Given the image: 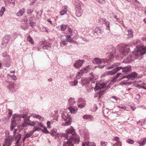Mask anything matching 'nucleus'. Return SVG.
I'll use <instances>...</instances> for the list:
<instances>
[{"label": "nucleus", "mask_w": 146, "mask_h": 146, "mask_svg": "<svg viewBox=\"0 0 146 146\" xmlns=\"http://www.w3.org/2000/svg\"><path fill=\"white\" fill-rule=\"evenodd\" d=\"M66 134H64V136H65L66 139L68 138V135L70 134V137L67 140L65 141L63 144V146H73V143H78L79 140L78 136L76 134L74 129L72 126H71L69 128L67 129L66 131Z\"/></svg>", "instance_id": "1"}, {"label": "nucleus", "mask_w": 146, "mask_h": 146, "mask_svg": "<svg viewBox=\"0 0 146 146\" xmlns=\"http://www.w3.org/2000/svg\"><path fill=\"white\" fill-rule=\"evenodd\" d=\"M66 29L67 30L65 32L66 34L68 35H66V38L60 42V45L62 46H64L66 45L68 42L70 43H73L74 42V41L72 39H71V36L72 35V30L68 27H67Z\"/></svg>", "instance_id": "2"}, {"label": "nucleus", "mask_w": 146, "mask_h": 146, "mask_svg": "<svg viewBox=\"0 0 146 146\" xmlns=\"http://www.w3.org/2000/svg\"><path fill=\"white\" fill-rule=\"evenodd\" d=\"M146 52V47L143 46H137V48L135 49L133 51V55L136 58L143 55Z\"/></svg>", "instance_id": "3"}, {"label": "nucleus", "mask_w": 146, "mask_h": 146, "mask_svg": "<svg viewBox=\"0 0 146 146\" xmlns=\"http://www.w3.org/2000/svg\"><path fill=\"white\" fill-rule=\"evenodd\" d=\"M114 56V55L113 54H111L109 56V59L108 61L106 59H102L98 58H95L93 59V62L94 63L98 64H100L102 63L105 64L106 62L109 63L112 60V59L113 58Z\"/></svg>", "instance_id": "4"}, {"label": "nucleus", "mask_w": 146, "mask_h": 146, "mask_svg": "<svg viewBox=\"0 0 146 146\" xmlns=\"http://www.w3.org/2000/svg\"><path fill=\"white\" fill-rule=\"evenodd\" d=\"M18 131L17 129H14L13 131V135L12 137L13 138V140L15 139L16 140V144L17 145H19V141L21 138V135L18 134L17 132Z\"/></svg>", "instance_id": "5"}, {"label": "nucleus", "mask_w": 146, "mask_h": 146, "mask_svg": "<svg viewBox=\"0 0 146 146\" xmlns=\"http://www.w3.org/2000/svg\"><path fill=\"white\" fill-rule=\"evenodd\" d=\"M91 66H88L84 68L81 70L80 72H78L76 75V78L77 79H79L82 74L90 72L91 69Z\"/></svg>", "instance_id": "6"}, {"label": "nucleus", "mask_w": 146, "mask_h": 146, "mask_svg": "<svg viewBox=\"0 0 146 146\" xmlns=\"http://www.w3.org/2000/svg\"><path fill=\"white\" fill-rule=\"evenodd\" d=\"M122 68V67L120 66L117 67L115 69H114L111 71L106 72L104 73V74L106 76H111L115 74L118 70Z\"/></svg>", "instance_id": "7"}, {"label": "nucleus", "mask_w": 146, "mask_h": 146, "mask_svg": "<svg viewBox=\"0 0 146 146\" xmlns=\"http://www.w3.org/2000/svg\"><path fill=\"white\" fill-rule=\"evenodd\" d=\"M62 117L64 120L66 121L64 123V125H69L71 124L72 119L70 116H68L67 117L64 114L62 115Z\"/></svg>", "instance_id": "8"}, {"label": "nucleus", "mask_w": 146, "mask_h": 146, "mask_svg": "<svg viewBox=\"0 0 146 146\" xmlns=\"http://www.w3.org/2000/svg\"><path fill=\"white\" fill-rule=\"evenodd\" d=\"M13 141V137H8L5 139V142L3 144H5V145H7V146H10Z\"/></svg>", "instance_id": "9"}, {"label": "nucleus", "mask_w": 146, "mask_h": 146, "mask_svg": "<svg viewBox=\"0 0 146 146\" xmlns=\"http://www.w3.org/2000/svg\"><path fill=\"white\" fill-rule=\"evenodd\" d=\"M107 83L105 84L104 83H98L96 84L95 89L98 90L101 89L106 87Z\"/></svg>", "instance_id": "10"}, {"label": "nucleus", "mask_w": 146, "mask_h": 146, "mask_svg": "<svg viewBox=\"0 0 146 146\" xmlns=\"http://www.w3.org/2000/svg\"><path fill=\"white\" fill-rule=\"evenodd\" d=\"M84 61H82L80 60L76 61L74 66L76 68L79 69L82 65Z\"/></svg>", "instance_id": "11"}, {"label": "nucleus", "mask_w": 146, "mask_h": 146, "mask_svg": "<svg viewBox=\"0 0 146 146\" xmlns=\"http://www.w3.org/2000/svg\"><path fill=\"white\" fill-rule=\"evenodd\" d=\"M68 109L72 114H75L77 112L78 108L76 106H72L69 107Z\"/></svg>", "instance_id": "12"}, {"label": "nucleus", "mask_w": 146, "mask_h": 146, "mask_svg": "<svg viewBox=\"0 0 146 146\" xmlns=\"http://www.w3.org/2000/svg\"><path fill=\"white\" fill-rule=\"evenodd\" d=\"M122 50L121 52L122 54L124 55H126L129 52V46L127 45L123 47Z\"/></svg>", "instance_id": "13"}, {"label": "nucleus", "mask_w": 146, "mask_h": 146, "mask_svg": "<svg viewBox=\"0 0 146 146\" xmlns=\"http://www.w3.org/2000/svg\"><path fill=\"white\" fill-rule=\"evenodd\" d=\"M137 74L135 72H133L131 74L127 76V79L131 80H133L135 78L137 77Z\"/></svg>", "instance_id": "14"}, {"label": "nucleus", "mask_w": 146, "mask_h": 146, "mask_svg": "<svg viewBox=\"0 0 146 146\" xmlns=\"http://www.w3.org/2000/svg\"><path fill=\"white\" fill-rule=\"evenodd\" d=\"M98 77L95 75L93 74V73H91L90 74V80L91 81H92V82L94 83L93 81L96 80L98 78Z\"/></svg>", "instance_id": "15"}, {"label": "nucleus", "mask_w": 146, "mask_h": 146, "mask_svg": "<svg viewBox=\"0 0 146 146\" xmlns=\"http://www.w3.org/2000/svg\"><path fill=\"white\" fill-rule=\"evenodd\" d=\"M82 146H96V145L94 142H87L83 143Z\"/></svg>", "instance_id": "16"}, {"label": "nucleus", "mask_w": 146, "mask_h": 146, "mask_svg": "<svg viewBox=\"0 0 146 146\" xmlns=\"http://www.w3.org/2000/svg\"><path fill=\"white\" fill-rule=\"evenodd\" d=\"M122 72H127L130 71L131 70V67L130 66H127L126 67L122 68Z\"/></svg>", "instance_id": "17"}, {"label": "nucleus", "mask_w": 146, "mask_h": 146, "mask_svg": "<svg viewBox=\"0 0 146 146\" xmlns=\"http://www.w3.org/2000/svg\"><path fill=\"white\" fill-rule=\"evenodd\" d=\"M75 103V102L74 99L71 98L68 100V105L71 106L73 105Z\"/></svg>", "instance_id": "18"}, {"label": "nucleus", "mask_w": 146, "mask_h": 146, "mask_svg": "<svg viewBox=\"0 0 146 146\" xmlns=\"http://www.w3.org/2000/svg\"><path fill=\"white\" fill-rule=\"evenodd\" d=\"M83 117L84 119H90L91 121H92L93 119V117L90 115H84Z\"/></svg>", "instance_id": "19"}, {"label": "nucleus", "mask_w": 146, "mask_h": 146, "mask_svg": "<svg viewBox=\"0 0 146 146\" xmlns=\"http://www.w3.org/2000/svg\"><path fill=\"white\" fill-rule=\"evenodd\" d=\"M136 87L139 88H142L146 90V84L144 83H142L141 85L137 84Z\"/></svg>", "instance_id": "20"}, {"label": "nucleus", "mask_w": 146, "mask_h": 146, "mask_svg": "<svg viewBox=\"0 0 146 146\" xmlns=\"http://www.w3.org/2000/svg\"><path fill=\"white\" fill-rule=\"evenodd\" d=\"M128 33L127 34L128 36L127 38H131L133 36V33L131 29H129L127 31Z\"/></svg>", "instance_id": "21"}, {"label": "nucleus", "mask_w": 146, "mask_h": 146, "mask_svg": "<svg viewBox=\"0 0 146 146\" xmlns=\"http://www.w3.org/2000/svg\"><path fill=\"white\" fill-rule=\"evenodd\" d=\"M10 39L9 36L8 35L5 36L3 38V40L5 43H7Z\"/></svg>", "instance_id": "22"}, {"label": "nucleus", "mask_w": 146, "mask_h": 146, "mask_svg": "<svg viewBox=\"0 0 146 146\" xmlns=\"http://www.w3.org/2000/svg\"><path fill=\"white\" fill-rule=\"evenodd\" d=\"M27 40L31 44H34V42L33 40L30 35L27 37Z\"/></svg>", "instance_id": "23"}, {"label": "nucleus", "mask_w": 146, "mask_h": 146, "mask_svg": "<svg viewBox=\"0 0 146 146\" xmlns=\"http://www.w3.org/2000/svg\"><path fill=\"white\" fill-rule=\"evenodd\" d=\"M16 125V122L14 121H12L11 125L10 128V130L11 131H12L14 128L15 127Z\"/></svg>", "instance_id": "24"}, {"label": "nucleus", "mask_w": 146, "mask_h": 146, "mask_svg": "<svg viewBox=\"0 0 146 146\" xmlns=\"http://www.w3.org/2000/svg\"><path fill=\"white\" fill-rule=\"evenodd\" d=\"M90 82V81L88 79L86 78L84 79L82 81V82L84 85L86 84H88Z\"/></svg>", "instance_id": "25"}, {"label": "nucleus", "mask_w": 146, "mask_h": 146, "mask_svg": "<svg viewBox=\"0 0 146 146\" xmlns=\"http://www.w3.org/2000/svg\"><path fill=\"white\" fill-rule=\"evenodd\" d=\"M80 10H77L76 11V15L77 17H80L82 15V13L80 11Z\"/></svg>", "instance_id": "26"}, {"label": "nucleus", "mask_w": 146, "mask_h": 146, "mask_svg": "<svg viewBox=\"0 0 146 146\" xmlns=\"http://www.w3.org/2000/svg\"><path fill=\"white\" fill-rule=\"evenodd\" d=\"M40 129L41 130V129ZM41 130L43 132L46 134L49 133V131L47 130L45 126L43 127V129H41Z\"/></svg>", "instance_id": "27"}, {"label": "nucleus", "mask_w": 146, "mask_h": 146, "mask_svg": "<svg viewBox=\"0 0 146 146\" xmlns=\"http://www.w3.org/2000/svg\"><path fill=\"white\" fill-rule=\"evenodd\" d=\"M24 10H20L19 12L17 13V15L18 16H21L22 15L23 13L25 12Z\"/></svg>", "instance_id": "28"}, {"label": "nucleus", "mask_w": 146, "mask_h": 146, "mask_svg": "<svg viewBox=\"0 0 146 146\" xmlns=\"http://www.w3.org/2000/svg\"><path fill=\"white\" fill-rule=\"evenodd\" d=\"M104 91L103 90H101L100 92H98L97 93V94L98 95V98H100L104 94Z\"/></svg>", "instance_id": "29"}, {"label": "nucleus", "mask_w": 146, "mask_h": 146, "mask_svg": "<svg viewBox=\"0 0 146 146\" xmlns=\"http://www.w3.org/2000/svg\"><path fill=\"white\" fill-rule=\"evenodd\" d=\"M121 74V73H119L117 74L116 76L113 79V82H115L116 79L119 77V76Z\"/></svg>", "instance_id": "30"}, {"label": "nucleus", "mask_w": 146, "mask_h": 146, "mask_svg": "<svg viewBox=\"0 0 146 146\" xmlns=\"http://www.w3.org/2000/svg\"><path fill=\"white\" fill-rule=\"evenodd\" d=\"M114 18L116 19L117 22H119L120 23H123V22L122 19H118L117 17L115 15L114 16Z\"/></svg>", "instance_id": "31"}, {"label": "nucleus", "mask_w": 146, "mask_h": 146, "mask_svg": "<svg viewBox=\"0 0 146 146\" xmlns=\"http://www.w3.org/2000/svg\"><path fill=\"white\" fill-rule=\"evenodd\" d=\"M146 139L145 138V139H144L143 140V141L142 142H138V143L139 144V146H141L142 145H144L146 143Z\"/></svg>", "instance_id": "32"}, {"label": "nucleus", "mask_w": 146, "mask_h": 146, "mask_svg": "<svg viewBox=\"0 0 146 146\" xmlns=\"http://www.w3.org/2000/svg\"><path fill=\"white\" fill-rule=\"evenodd\" d=\"M67 25H63L61 26V29L62 31H64L68 27Z\"/></svg>", "instance_id": "33"}, {"label": "nucleus", "mask_w": 146, "mask_h": 146, "mask_svg": "<svg viewBox=\"0 0 146 146\" xmlns=\"http://www.w3.org/2000/svg\"><path fill=\"white\" fill-rule=\"evenodd\" d=\"M33 117H34L38 119H40V120L42 119V120H43V117H41V116H40L38 115H34L33 116Z\"/></svg>", "instance_id": "34"}, {"label": "nucleus", "mask_w": 146, "mask_h": 146, "mask_svg": "<svg viewBox=\"0 0 146 146\" xmlns=\"http://www.w3.org/2000/svg\"><path fill=\"white\" fill-rule=\"evenodd\" d=\"M78 82V81L76 80H75L74 81L71 82V84L72 86H75L77 84Z\"/></svg>", "instance_id": "35"}, {"label": "nucleus", "mask_w": 146, "mask_h": 146, "mask_svg": "<svg viewBox=\"0 0 146 146\" xmlns=\"http://www.w3.org/2000/svg\"><path fill=\"white\" fill-rule=\"evenodd\" d=\"M33 133H32V132L31 131H30L29 132V133H27L26 134L25 136V138H29L30 137Z\"/></svg>", "instance_id": "36"}, {"label": "nucleus", "mask_w": 146, "mask_h": 146, "mask_svg": "<svg viewBox=\"0 0 146 146\" xmlns=\"http://www.w3.org/2000/svg\"><path fill=\"white\" fill-rule=\"evenodd\" d=\"M86 103L85 102H84L82 104H79L78 105V108H83L84 106L86 105Z\"/></svg>", "instance_id": "37"}, {"label": "nucleus", "mask_w": 146, "mask_h": 146, "mask_svg": "<svg viewBox=\"0 0 146 146\" xmlns=\"http://www.w3.org/2000/svg\"><path fill=\"white\" fill-rule=\"evenodd\" d=\"M39 129V127H37L36 126L35 127L33 128V130L31 131L32 132V133H33L35 131L38 130Z\"/></svg>", "instance_id": "38"}, {"label": "nucleus", "mask_w": 146, "mask_h": 146, "mask_svg": "<svg viewBox=\"0 0 146 146\" xmlns=\"http://www.w3.org/2000/svg\"><path fill=\"white\" fill-rule=\"evenodd\" d=\"M126 141L127 143L131 144H133L134 143V141L133 140L130 139H127Z\"/></svg>", "instance_id": "39"}, {"label": "nucleus", "mask_w": 146, "mask_h": 146, "mask_svg": "<svg viewBox=\"0 0 146 146\" xmlns=\"http://www.w3.org/2000/svg\"><path fill=\"white\" fill-rule=\"evenodd\" d=\"M67 10H62L60 12L61 15H63L67 12Z\"/></svg>", "instance_id": "40"}, {"label": "nucleus", "mask_w": 146, "mask_h": 146, "mask_svg": "<svg viewBox=\"0 0 146 146\" xmlns=\"http://www.w3.org/2000/svg\"><path fill=\"white\" fill-rule=\"evenodd\" d=\"M28 125L32 126H35L36 125V124L33 121H31V122L28 123Z\"/></svg>", "instance_id": "41"}, {"label": "nucleus", "mask_w": 146, "mask_h": 146, "mask_svg": "<svg viewBox=\"0 0 146 146\" xmlns=\"http://www.w3.org/2000/svg\"><path fill=\"white\" fill-rule=\"evenodd\" d=\"M108 144V143L107 142L102 141L101 142V145L102 146H106Z\"/></svg>", "instance_id": "42"}, {"label": "nucleus", "mask_w": 146, "mask_h": 146, "mask_svg": "<svg viewBox=\"0 0 146 146\" xmlns=\"http://www.w3.org/2000/svg\"><path fill=\"white\" fill-rule=\"evenodd\" d=\"M105 24L107 26V28L110 29V22L108 21H107L106 22Z\"/></svg>", "instance_id": "43"}, {"label": "nucleus", "mask_w": 146, "mask_h": 146, "mask_svg": "<svg viewBox=\"0 0 146 146\" xmlns=\"http://www.w3.org/2000/svg\"><path fill=\"white\" fill-rule=\"evenodd\" d=\"M113 146H121V142H118V143H116L113 145Z\"/></svg>", "instance_id": "44"}, {"label": "nucleus", "mask_w": 146, "mask_h": 146, "mask_svg": "<svg viewBox=\"0 0 146 146\" xmlns=\"http://www.w3.org/2000/svg\"><path fill=\"white\" fill-rule=\"evenodd\" d=\"M114 140L117 141V142L116 143H118V142H119V137H115L114 138Z\"/></svg>", "instance_id": "45"}, {"label": "nucleus", "mask_w": 146, "mask_h": 146, "mask_svg": "<svg viewBox=\"0 0 146 146\" xmlns=\"http://www.w3.org/2000/svg\"><path fill=\"white\" fill-rule=\"evenodd\" d=\"M37 125L38 126H40L42 127H44V125L43 124L41 123H39L38 122Z\"/></svg>", "instance_id": "46"}, {"label": "nucleus", "mask_w": 146, "mask_h": 146, "mask_svg": "<svg viewBox=\"0 0 146 146\" xmlns=\"http://www.w3.org/2000/svg\"><path fill=\"white\" fill-rule=\"evenodd\" d=\"M50 123V121H48L47 122V127L48 128H50V123Z\"/></svg>", "instance_id": "47"}, {"label": "nucleus", "mask_w": 146, "mask_h": 146, "mask_svg": "<svg viewBox=\"0 0 146 146\" xmlns=\"http://www.w3.org/2000/svg\"><path fill=\"white\" fill-rule=\"evenodd\" d=\"M5 10H1L0 11V15L2 16L3 14V12L5 11Z\"/></svg>", "instance_id": "48"}, {"label": "nucleus", "mask_w": 146, "mask_h": 146, "mask_svg": "<svg viewBox=\"0 0 146 146\" xmlns=\"http://www.w3.org/2000/svg\"><path fill=\"white\" fill-rule=\"evenodd\" d=\"M97 1H98L100 3H104L105 2L104 0H96Z\"/></svg>", "instance_id": "49"}, {"label": "nucleus", "mask_w": 146, "mask_h": 146, "mask_svg": "<svg viewBox=\"0 0 146 146\" xmlns=\"http://www.w3.org/2000/svg\"><path fill=\"white\" fill-rule=\"evenodd\" d=\"M128 61L129 62H130V61H131L133 59V58L132 57H127Z\"/></svg>", "instance_id": "50"}, {"label": "nucleus", "mask_w": 146, "mask_h": 146, "mask_svg": "<svg viewBox=\"0 0 146 146\" xmlns=\"http://www.w3.org/2000/svg\"><path fill=\"white\" fill-rule=\"evenodd\" d=\"M114 65H112V66H111L109 67H106L107 69L108 70H109L110 69H112L114 68Z\"/></svg>", "instance_id": "51"}, {"label": "nucleus", "mask_w": 146, "mask_h": 146, "mask_svg": "<svg viewBox=\"0 0 146 146\" xmlns=\"http://www.w3.org/2000/svg\"><path fill=\"white\" fill-rule=\"evenodd\" d=\"M13 84H11L9 86V88L11 89L13 88Z\"/></svg>", "instance_id": "52"}, {"label": "nucleus", "mask_w": 146, "mask_h": 146, "mask_svg": "<svg viewBox=\"0 0 146 146\" xmlns=\"http://www.w3.org/2000/svg\"><path fill=\"white\" fill-rule=\"evenodd\" d=\"M118 107L120 108H121L122 109H125L126 108L125 106H124V107L119 106Z\"/></svg>", "instance_id": "53"}, {"label": "nucleus", "mask_w": 146, "mask_h": 146, "mask_svg": "<svg viewBox=\"0 0 146 146\" xmlns=\"http://www.w3.org/2000/svg\"><path fill=\"white\" fill-rule=\"evenodd\" d=\"M99 20L101 21H106V19H99Z\"/></svg>", "instance_id": "54"}, {"label": "nucleus", "mask_w": 146, "mask_h": 146, "mask_svg": "<svg viewBox=\"0 0 146 146\" xmlns=\"http://www.w3.org/2000/svg\"><path fill=\"white\" fill-rule=\"evenodd\" d=\"M9 1V2L10 3H14V0H8Z\"/></svg>", "instance_id": "55"}, {"label": "nucleus", "mask_w": 146, "mask_h": 146, "mask_svg": "<svg viewBox=\"0 0 146 146\" xmlns=\"http://www.w3.org/2000/svg\"><path fill=\"white\" fill-rule=\"evenodd\" d=\"M30 24L31 25V26L32 27H33V26L34 25H33V22H31L30 23Z\"/></svg>", "instance_id": "56"}, {"label": "nucleus", "mask_w": 146, "mask_h": 146, "mask_svg": "<svg viewBox=\"0 0 146 146\" xmlns=\"http://www.w3.org/2000/svg\"><path fill=\"white\" fill-rule=\"evenodd\" d=\"M47 21L50 23L51 24H52V22L49 19H48L47 20Z\"/></svg>", "instance_id": "57"}, {"label": "nucleus", "mask_w": 146, "mask_h": 146, "mask_svg": "<svg viewBox=\"0 0 146 146\" xmlns=\"http://www.w3.org/2000/svg\"><path fill=\"white\" fill-rule=\"evenodd\" d=\"M105 66V65L104 64V65H102V66H99V67H100V68H102Z\"/></svg>", "instance_id": "58"}, {"label": "nucleus", "mask_w": 146, "mask_h": 146, "mask_svg": "<svg viewBox=\"0 0 146 146\" xmlns=\"http://www.w3.org/2000/svg\"><path fill=\"white\" fill-rule=\"evenodd\" d=\"M142 40L144 41H146V38H142Z\"/></svg>", "instance_id": "59"}, {"label": "nucleus", "mask_w": 146, "mask_h": 146, "mask_svg": "<svg viewBox=\"0 0 146 146\" xmlns=\"http://www.w3.org/2000/svg\"><path fill=\"white\" fill-rule=\"evenodd\" d=\"M131 108L133 111H134L135 110V108L134 107H131Z\"/></svg>", "instance_id": "60"}, {"label": "nucleus", "mask_w": 146, "mask_h": 146, "mask_svg": "<svg viewBox=\"0 0 146 146\" xmlns=\"http://www.w3.org/2000/svg\"><path fill=\"white\" fill-rule=\"evenodd\" d=\"M12 111H10L9 113V114L10 115V117L11 116V114H12Z\"/></svg>", "instance_id": "61"}, {"label": "nucleus", "mask_w": 146, "mask_h": 146, "mask_svg": "<svg viewBox=\"0 0 146 146\" xmlns=\"http://www.w3.org/2000/svg\"><path fill=\"white\" fill-rule=\"evenodd\" d=\"M125 77H126V76H123L119 80H120L122 79H123L125 78Z\"/></svg>", "instance_id": "62"}, {"label": "nucleus", "mask_w": 146, "mask_h": 146, "mask_svg": "<svg viewBox=\"0 0 146 146\" xmlns=\"http://www.w3.org/2000/svg\"><path fill=\"white\" fill-rule=\"evenodd\" d=\"M13 76V79L14 80H15V78H16V77L14 75H13L12 76Z\"/></svg>", "instance_id": "63"}, {"label": "nucleus", "mask_w": 146, "mask_h": 146, "mask_svg": "<svg viewBox=\"0 0 146 146\" xmlns=\"http://www.w3.org/2000/svg\"><path fill=\"white\" fill-rule=\"evenodd\" d=\"M11 73H15V71L14 70H11L10 71Z\"/></svg>", "instance_id": "64"}]
</instances>
